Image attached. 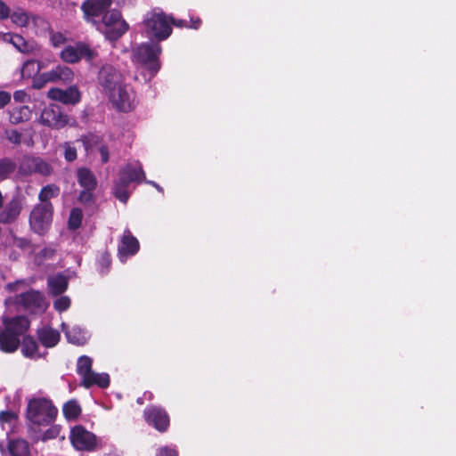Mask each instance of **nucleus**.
<instances>
[{
	"instance_id": "nucleus-24",
	"label": "nucleus",
	"mask_w": 456,
	"mask_h": 456,
	"mask_svg": "<svg viewBox=\"0 0 456 456\" xmlns=\"http://www.w3.org/2000/svg\"><path fill=\"white\" fill-rule=\"evenodd\" d=\"M8 452L11 456H29V445L24 439H12L7 444Z\"/></svg>"
},
{
	"instance_id": "nucleus-29",
	"label": "nucleus",
	"mask_w": 456,
	"mask_h": 456,
	"mask_svg": "<svg viewBox=\"0 0 456 456\" xmlns=\"http://www.w3.org/2000/svg\"><path fill=\"white\" fill-rule=\"evenodd\" d=\"M60 189L58 186L54 184H48L42 188L38 198L40 200V204L44 203H51L49 200L53 198H55L59 195Z\"/></svg>"
},
{
	"instance_id": "nucleus-22",
	"label": "nucleus",
	"mask_w": 456,
	"mask_h": 456,
	"mask_svg": "<svg viewBox=\"0 0 456 456\" xmlns=\"http://www.w3.org/2000/svg\"><path fill=\"white\" fill-rule=\"evenodd\" d=\"M37 334L40 342L46 347L56 346L60 340V333L58 330L50 327H44L38 330Z\"/></svg>"
},
{
	"instance_id": "nucleus-7",
	"label": "nucleus",
	"mask_w": 456,
	"mask_h": 456,
	"mask_svg": "<svg viewBox=\"0 0 456 456\" xmlns=\"http://www.w3.org/2000/svg\"><path fill=\"white\" fill-rule=\"evenodd\" d=\"M94 26L109 40H117L128 29L127 23L122 19L120 12L116 10L105 13Z\"/></svg>"
},
{
	"instance_id": "nucleus-5",
	"label": "nucleus",
	"mask_w": 456,
	"mask_h": 456,
	"mask_svg": "<svg viewBox=\"0 0 456 456\" xmlns=\"http://www.w3.org/2000/svg\"><path fill=\"white\" fill-rule=\"evenodd\" d=\"M58 410L45 398H33L28 402L27 419L30 427L48 426L52 424Z\"/></svg>"
},
{
	"instance_id": "nucleus-40",
	"label": "nucleus",
	"mask_w": 456,
	"mask_h": 456,
	"mask_svg": "<svg viewBox=\"0 0 456 456\" xmlns=\"http://www.w3.org/2000/svg\"><path fill=\"white\" fill-rule=\"evenodd\" d=\"M98 264L100 266V272L102 273H107V271L109 270V267L110 265V255L108 253L102 254V256H100V258L98 260Z\"/></svg>"
},
{
	"instance_id": "nucleus-19",
	"label": "nucleus",
	"mask_w": 456,
	"mask_h": 456,
	"mask_svg": "<svg viewBox=\"0 0 456 456\" xmlns=\"http://www.w3.org/2000/svg\"><path fill=\"white\" fill-rule=\"evenodd\" d=\"M20 169L25 173L37 172L44 175H49L52 171L49 164L39 158H26Z\"/></svg>"
},
{
	"instance_id": "nucleus-34",
	"label": "nucleus",
	"mask_w": 456,
	"mask_h": 456,
	"mask_svg": "<svg viewBox=\"0 0 456 456\" xmlns=\"http://www.w3.org/2000/svg\"><path fill=\"white\" fill-rule=\"evenodd\" d=\"M83 213L82 210L75 208L70 211L69 217V228L72 230L77 229L82 223Z\"/></svg>"
},
{
	"instance_id": "nucleus-55",
	"label": "nucleus",
	"mask_w": 456,
	"mask_h": 456,
	"mask_svg": "<svg viewBox=\"0 0 456 456\" xmlns=\"http://www.w3.org/2000/svg\"><path fill=\"white\" fill-rule=\"evenodd\" d=\"M146 183L148 184H151L152 185L153 187H155L160 192H163V189L162 187H160L157 183L153 182V181H149V180H146L145 181Z\"/></svg>"
},
{
	"instance_id": "nucleus-20",
	"label": "nucleus",
	"mask_w": 456,
	"mask_h": 456,
	"mask_svg": "<svg viewBox=\"0 0 456 456\" xmlns=\"http://www.w3.org/2000/svg\"><path fill=\"white\" fill-rule=\"evenodd\" d=\"M21 203L18 199H12L1 211L0 222L2 224H10L15 221L20 216Z\"/></svg>"
},
{
	"instance_id": "nucleus-52",
	"label": "nucleus",
	"mask_w": 456,
	"mask_h": 456,
	"mask_svg": "<svg viewBox=\"0 0 456 456\" xmlns=\"http://www.w3.org/2000/svg\"><path fill=\"white\" fill-rule=\"evenodd\" d=\"M200 22L201 21H200V20L199 18L191 19V24L189 27L197 29L200 27Z\"/></svg>"
},
{
	"instance_id": "nucleus-36",
	"label": "nucleus",
	"mask_w": 456,
	"mask_h": 456,
	"mask_svg": "<svg viewBox=\"0 0 456 456\" xmlns=\"http://www.w3.org/2000/svg\"><path fill=\"white\" fill-rule=\"evenodd\" d=\"M0 422L3 428H6L5 426L8 425V428L12 429L17 422V415L12 411H2L0 413Z\"/></svg>"
},
{
	"instance_id": "nucleus-16",
	"label": "nucleus",
	"mask_w": 456,
	"mask_h": 456,
	"mask_svg": "<svg viewBox=\"0 0 456 456\" xmlns=\"http://www.w3.org/2000/svg\"><path fill=\"white\" fill-rule=\"evenodd\" d=\"M47 95L50 99L58 101L63 104L75 105L80 102L81 94L77 86H69L62 90L60 88H52L48 91Z\"/></svg>"
},
{
	"instance_id": "nucleus-12",
	"label": "nucleus",
	"mask_w": 456,
	"mask_h": 456,
	"mask_svg": "<svg viewBox=\"0 0 456 456\" xmlns=\"http://www.w3.org/2000/svg\"><path fill=\"white\" fill-rule=\"evenodd\" d=\"M16 303L32 313H43L48 307V302L39 291L30 290L17 296Z\"/></svg>"
},
{
	"instance_id": "nucleus-45",
	"label": "nucleus",
	"mask_w": 456,
	"mask_h": 456,
	"mask_svg": "<svg viewBox=\"0 0 456 456\" xmlns=\"http://www.w3.org/2000/svg\"><path fill=\"white\" fill-rule=\"evenodd\" d=\"M42 74H43V78L45 79V81H46V83L57 82L56 72H55L54 69H53L49 71L44 72Z\"/></svg>"
},
{
	"instance_id": "nucleus-50",
	"label": "nucleus",
	"mask_w": 456,
	"mask_h": 456,
	"mask_svg": "<svg viewBox=\"0 0 456 456\" xmlns=\"http://www.w3.org/2000/svg\"><path fill=\"white\" fill-rule=\"evenodd\" d=\"M28 95L24 91L19 90L13 94V98L17 102H23L26 101Z\"/></svg>"
},
{
	"instance_id": "nucleus-48",
	"label": "nucleus",
	"mask_w": 456,
	"mask_h": 456,
	"mask_svg": "<svg viewBox=\"0 0 456 456\" xmlns=\"http://www.w3.org/2000/svg\"><path fill=\"white\" fill-rule=\"evenodd\" d=\"M10 15L9 7L0 0V20H4Z\"/></svg>"
},
{
	"instance_id": "nucleus-14",
	"label": "nucleus",
	"mask_w": 456,
	"mask_h": 456,
	"mask_svg": "<svg viewBox=\"0 0 456 456\" xmlns=\"http://www.w3.org/2000/svg\"><path fill=\"white\" fill-rule=\"evenodd\" d=\"M140 245L138 240L132 235L129 230H125L118 247V258L121 262H126L129 256L135 255L139 250Z\"/></svg>"
},
{
	"instance_id": "nucleus-1",
	"label": "nucleus",
	"mask_w": 456,
	"mask_h": 456,
	"mask_svg": "<svg viewBox=\"0 0 456 456\" xmlns=\"http://www.w3.org/2000/svg\"><path fill=\"white\" fill-rule=\"evenodd\" d=\"M29 325V321L24 316L12 318L4 316L0 325V349L5 353L15 352L22 338L23 355L34 359L40 357L37 342L31 337L25 336Z\"/></svg>"
},
{
	"instance_id": "nucleus-35",
	"label": "nucleus",
	"mask_w": 456,
	"mask_h": 456,
	"mask_svg": "<svg viewBox=\"0 0 456 456\" xmlns=\"http://www.w3.org/2000/svg\"><path fill=\"white\" fill-rule=\"evenodd\" d=\"M15 169V164L10 159L0 160V180L9 176Z\"/></svg>"
},
{
	"instance_id": "nucleus-47",
	"label": "nucleus",
	"mask_w": 456,
	"mask_h": 456,
	"mask_svg": "<svg viewBox=\"0 0 456 456\" xmlns=\"http://www.w3.org/2000/svg\"><path fill=\"white\" fill-rule=\"evenodd\" d=\"M11 101V94L4 91H0V109L4 108Z\"/></svg>"
},
{
	"instance_id": "nucleus-23",
	"label": "nucleus",
	"mask_w": 456,
	"mask_h": 456,
	"mask_svg": "<svg viewBox=\"0 0 456 456\" xmlns=\"http://www.w3.org/2000/svg\"><path fill=\"white\" fill-rule=\"evenodd\" d=\"M48 289L53 295L63 293L69 285L68 278L62 274L50 276L47 281Z\"/></svg>"
},
{
	"instance_id": "nucleus-42",
	"label": "nucleus",
	"mask_w": 456,
	"mask_h": 456,
	"mask_svg": "<svg viewBox=\"0 0 456 456\" xmlns=\"http://www.w3.org/2000/svg\"><path fill=\"white\" fill-rule=\"evenodd\" d=\"M156 456H178V452L173 447L164 446L157 451Z\"/></svg>"
},
{
	"instance_id": "nucleus-54",
	"label": "nucleus",
	"mask_w": 456,
	"mask_h": 456,
	"mask_svg": "<svg viewBox=\"0 0 456 456\" xmlns=\"http://www.w3.org/2000/svg\"><path fill=\"white\" fill-rule=\"evenodd\" d=\"M41 253H42L44 257H51L53 256V250L48 249V248H45V249L41 250Z\"/></svg>"
},
{
	"instance_id": "nucleus-39",
	"label": "nucleus",
	"mask_w": 456,
	"mask_h": 456,
	"mask_svg": "<svg viewBox=\"0 0 456 456\" xmlns=\"http://www.w3.org/2000/svg\"><path fill=\"white\" fill-rule=\"evenodd\" d=\"M62 147L64 149V158L66 160L73 161L77 159V151L69 142H65Z\"/></svg>"
},
{
	"instance_id": "nucleus-4",
	"label": "nucleus",
	"mask_w": 456,
	"mask_h": 456,
	"mask_svg": "<svg viewBox=\"0 0 456 456\" xmlns=\"http://www.w3.org/2000/svg\"><path fill=\"white\" fill-rule=\"evenodd\" d=\"M146 177L141 162L134 160L127 163L120 171L119 178L114 184V195L126 203L130 196L128 186L131 183H145Z\"/></svg>"
},
{
	"instance_id": "nucleus-10",
	"label": "nucleus",
	"mask_w": 456,
	"mask_h": 456,
	"mask_svg": "<svg viewBox=\"0 0 456 456\" xmlns=\"http://www.w3.org/2000/svg\"><path fill=\"white\" fill-rule=\"evenodd\" d=\"M61 59L67 63H76L82 58L93 62L98 56L96 49L90 48L84 43L68 45L61 52Z\"/></svg>"
},
{
	"instance_id": "nucleus-2",
	"label": "nucleus",
	"mask_w": 456,
	"mask_h": 456,
	"mask_svg": "<svg viewBox=\"0 0 456 456\" xmlns=\"http://www.w3.org/2000/svg\"><path fill=\"white\" fill-rule=\"evenodd\" d=\"M98 79L116 110L129 112L137 106L135 92L129 85L124 83L122 74L112 66H103L99 72Z\"/></svg>"
},
{
	"instance_id": "nucleus-25",
	"label": "nucleus",
	"mask_w": 456,
	"mask_h": 456,
	"mask_svg": "<svg viewBox=\"0 0 456 456\" xmlns=\"http://www.w3.org/2000/svg\"><path fill=\"white\" fill-rule=\"evenodd\" d=\"M15 48L22 53L36 54L40 51L39 45L34 40H26L21 36L15 37Z\"/></svg>"
},
{
	"instance_id": "nucleus-6",
	"label": "nucleus",
	"mask_w": 456,
	"mask_h": 456,
	"mask_svg": "<svg viewBox=\"0 0 456 456\" xmlns=\"http://www.w3.org/2000/svg\"><path fill=\"white\" fill-rule=\"evenodd\" d=\"M142 33L159 41L167 39L172 33L169 18L162 12H148L143 20Z\"/></svg>"
},
{
	"instance_id": "nucleus-37",
	"label": "nucleus",
	"mask_w": 456,
	"mask_h": 456,
	"mask_svg": "<svg viewBox=\"0 0 456 456\" xmlns=\"http://www.w3.org/2000/svg\"><path fill=\"white\" fill-rule=\"evenodd\" d=\"M53 306L58 312L66 311L70 306V299L67 296H62L53 302Z\"/></svg>"
},
{
	"instance_id": "nucleus-56",
	"label": "nucleus",
	"mask_w": 456,
	"mask_h": 456,
	"mask_svg": "<svg viewBox=\"0 0 456 456\" xmlns=\"http://www.w3.org/2000/svg\"><path fill=\"white\" fill-rule=\"evenodd\" d=\"M51 61V59H45V61H40L39 62H41L42 69H45L46 67V64Z\"/></svg>"
},
{
	"instance_id": "nucleus-21",
	"label": "nucleus",
	"mask_w": 456,
	"mask_h": 456,
	"mask_svg": "<svg viewBox=\"0 0 456 456\" xmlns=\"http://www.w3.org/2000/svg\"><path fill=\"white\" fill-rule=\"evenodd\" d=\"M82 385L85 387H90L95 385L101 388H106L110 385V376L105 372L98 373L92 370L86 377H85V380L82 382Z\"/></svg>"
},
{
	"instance_id": "nucleus-49",
	"label": "nucleus",
	"mask_w": 456,
	"mask_h": 456,
	"mask_svg": "<svg viewBox=\"0 0 456 456\" xmlns=\"http://www.w3.org/2000/svg\"><path fill=\"white\" fill-rule=\"evenodd\" d=\"M20 35L18 34H12V33H6L3 36V39L4 42L12 44L13 46H15L16 40L15 37H19Z\"/></svg>"
},
{
	"instance_id": "nucleus-27",
	"label": "nucleus",
	"mask_w": 456,
	"mask_h": 456,
	"mask_svg": "<svg viewBox=\"0 0 456 456\" xmlns=\"http://www.w3.org/2000/svg\"><path fill=\"white\" fill-rule=\"evenodd\" d=\"M42 69L41 62L35 60L26 61L20 69V77L22 78H32Z\"/></svg>"
},
{
	"instance_id": "nucleus-11",
	"label": "nucleus",
	"mask_w": 456,
	"mask_h": 456,
	"mask_svg": "<svg viewBox=\"0 0 456 456\" xmlns=\"http://www.w3.org/2000/svg\"><path fill=\"white\" fill-rule=\"evenodd\" d=\"M70 442L78 451H94L97 444V437L82 426H76L70 431Z\"/></svg>"
},
{
	"instance_id": "nucleus-8",
	"label": "nucleus",
	"mask_w": 456,
	"mask_h": 456,
	"mask_svg": "<svg viewBox=\"0 0 456 456\" xmlns=\"http://www.w3.org/2000/svg\"><path fill=\"white\" fill-rule=\"evenodd\" d=\"M39 122L53 129H61L66 126H73L75 124V120L63 113L60 106L56 104H51L43 110Z\"/></svg>"
},
{
	"instance_id": "nucleus-38",
	"label": "nucleus",
	"mask_w": 456,
	"mask_h": 456,
	"mask_svg": "<svg viewBox=\"0 0 456 456\" xmlns=\"http://www.w3.org/2000/svg\"><path fill=\"white\" fill-rule=\"evenodd\" d=\"M61 432V427L58 425L51 426L43 435L41 439L46 441L49 439L56 438Z\"/></svg>"
},
{
	"instance_id": "nucleus-26",
	"label": "nucleus",
	"mask_w": 456,
	"mask_h": 456,
	"mask_svg": "<svg viewBox=\"0 0 456 456\" xmlns=\"http://www.w3.org/2000/svg\"><path fill=\"white\" fill-rule=\"evenodd\" d=\"M31 118V110L28 106L13 108L10 111V121L12 124H19L28 120Z\"/></svg>"
},
{
	"instance_id": "nucleus-13",
	"label": "nucleus",
	"mask_w": 456,
	"mask_h": 456,
	"mask_svg": "<svg viewBox=\"0 0 456 456\" xmlns=\"http://www.w3.org/2000/svg\"><path fill=\"white\" fill-rule=\"evenodd\" d=\"M111 0H87L82 5L85 19L94 24L102 19L107 13L106 10L110 6Z\"/></svg>"
},
{
	"instance_id": "nucleus-9",
	"label": "nucleus",
	"mask_w": 456,
	"mask_h": 456,
	"mask_svg": "<svg viewBox=\"0 0 456 456\" xmlns=\"http://www.w3.org/2000/svg\"><path fill=\"white\" fill-rule=\"evenodd\" d=\"M53 219V206L51 203L37 205L30 213L29 224L37 233H44L50 226Z\"/></svg>"
},
{
	"instance_id": "nucleus-44",
	"label": "nucleus",
	"mask_w": 456,
	"mask_h": 456,
	"mask_svg": "<svg viewBox=\"0 0 456 456\" xmlns=\"http://www.w3.org/2000/svg\"><path fill=\"white\" fill-rule=\"evenodd\" d=\"M96 151H99V153L101 154V159L103 163H106L109 161V159H110L109 149L104 143L101 144Z\"/></svg>"
},
{
	"instance_id": "nucleus-32",
	"label": "nucleus",
	"mask_w": 456,
	"mask_h": 456,
	"mask_svg": "<svg viewBox=\"0 0 456 456\" xmlns=\"http://www.w3.org/2000/svg\"><path fill=\"white\" fill-rule=\"evenodd\" d=\"M87 153H93L97 151L101 144L103 143L102 138L96 134H88L83 140Z\"/></svg>"
},
{
	"instance_id": "nucleus-53",
	"label": "nucleus",
	"mask_w": 456,
	"mask_h": 456,
	"mask_svg": "<svg viewBox=\"0 0 456 456\" xmlns=\"http://www.w3.org/2000/svg\"><path fill=\"white\" fill-rule=\"evenodd\" d=\"M169 20H170V25L173 24V25H175L176 27H180V28L183 27V26H186L185 25L186 21L183 20H179L175 21V20H174L173 19L170 18Z\"/></svg>"
},
{
	"instance_id": "nucleus-57",
	"label": "nucleus",
	"mask_w": 456,
	"mask_h": 456,
	"mask_svg": "<svg viewBox=\"0 0 456 456\" xmlns=\"http://www.w3.org/2000/svg\"><path fill=\"white\" fill-rule=\"evenodd\" d=\"M0 452L4 454L6 452L4 450V444L1 442L0 443Z\"/></svg>"
},
{
	"instance_id": "nucleus-15",
	"label": "nucleus",
	"mask_w": 456,
	"mask_h": 456,
	"mask_svg": "<svg viewBox=\"0 0 456 456\" xmlns=\"http://www.w3.org/2000/svg\"><path fill=\"white\" fill-rule=\"evenodd\" d=\"M144 417L146 421L152 425L157 430L166 431L169 425V417L162 408L151 406L145 409Z\"/></svg>"
},
{
	"instance_id": "nucleus-58",
	"label": "nucleus",
	"mask_w": 456,
	"mask_h": 456,
	"mask_svg": "<svg viewBox=\"0 0 456 456\" xmlns=\"http://www.w3.org/2000/svg\"><path fill=\"white\" fill-rule=\"evenodd\" d=\"M10 302H11V298H8V299L5 300V304L6 305L10 304Z\"/></svg>"
},
{
	"instance_id": "nucleus-31",
	"label": "nucleus",
	"mask_w": 456,
	"mask_h": 456,
	"mask_svg": "<svg viewBox=\"0 0 456 456\" xmlns=\"http://www.w3.org/2000/svg\"><path fill=\"white\" fill-rule=\"evenodd\" d=\"M56 72L57 81H61L63 83H70L74 79V72L73 70L62 65H58L54 68Z\"/></svg>"
},
{
	"instance_id": "nucleus-33",
	"label": "nucleus",
	"mask_w": 456,
	"mask_h": 456,
	"mask_svg": "<svg viewBox=\"0 0 456 456\" xmlns=\"http://www.w3.org/2000/svg\"><path fill=\"white\" fill-rule=\"evenodd\" d=\"M12 21L19 27H26L29 22V15L22 11L18 10L13 12L11 15Z\"/></svg>"
},
{
	"instance_id": "nucleus-41",
	"label": "nucleus",
	"mask_w": 456,
	"mask_h": 456,
	"mask_svg": "<svg viewBox=\"0 0 456 456\" xmlns=\"http://www.w3.org/2000/svg\"><path fill=\"white\" fill-rule=\"evenodd\" d=\"M5 135L8 141L13 144H20L21 141V134L15 129L5 131Z\"/></svg>"
},
{
	"instance_id": "nucleus-43",
	"label": "nucleus",
	"mask_w": 456,
	"mask_h": 456,
	"mask_svg": "<svg viewBox=\"0 0 456 456\" xmlns=\"http://www.w3.org/2000/svg\"><path fill=\"white\" fill-rule=\"evenodd\" d=\"M51 42L54 47H59L66 42V37L60 32L53 33L51 35Z\"/></svg>"
},
{
	"instance_id": "nucleus-17",
	"label": "nucleus",
	"mask_w": 456,
	"mask_h": 456,
	"mask_svg": "<svg viewBox=\"0 0 456 456\" xmlns=\"http://www.w3.org/2000/svg\"><path fill=\"white\" fill-rule=\"evenodd\" d=\"M77 181L80 186L84 188V191L79 195L80 201H89L92 197V191L96 186L94 175L87 168H79L77 170Z\"/></svg>"
},
{
	"instance_id": "nucleus-46",
	"label": "nucleus",
	"mask_w": 456,
	"mask_h": 456,
	"mask_svg": "<svg viewBox=\"0 0 456 456\" xmlns=\"http://www.w3.org/2000/svg\"><path fill=\"white\" fill-rule=\"evenodd\" d=\"M46 81L43 78V74L38 75L33 79V87L36 89H40L46 85Z\"/></svg>"
},
{
	"instance_id": "nucleus-18",
	"label": "nucleus",
	"mask_w": 456,
	"mask_h": 456,
	"mask_svg": "<svg viewBox=\"0 0 456 456\" xmlns=\"http://www.w3.org/2000/svg\"><path fill=\"white\" fill-rule=\"evenodd\" d=\"M62 330L69 343L81 346L86 344L90 338V333L85 328L79 325L67 326L65 323L61 324Z\"/></svg>"
},
{
	"instance_id": "nucleus-3",
	"label": "nucleus",
	"mask_w": 456,
	"mask_h": 456,
	"mask_svg": "<svg viewBox=\"0 0 456 456\" xmlns=\"http://www.w3.org/2000/svg\"><path fill=\"white\" fill-rule=\"evenodd\" d=\"M161 47L158 43H142L132 49V61L135 65L134 79L139 83L150 82L160 69Z\"/></svg>"
},
{
	"instance_id": "nucleus-51",
	"label": "nucleus",
	"mask_w": 456,
	"mask_h": 456,
	"mask_svg": "<svg viewBox=\"0 0 456 456\" xmlns=\"http://www.w3.org/2000/svg\"><path fill=\"white\" fill-rule=\"evenodd\" d=\"M24 285V282L21 281H16L14 283H9L6 285V289L9 290V291H12V290H18L20 286H23Z\"/></svg>"
},
{
	"instance_id": "nucleus-28",
	"label": "nucleus",
	"mask_w": 456,
	"mask_h": 456,
	"mask_svg": "<svg viewBox=\"0 0 456 456\" xmlns=\"http://www.w3.org/2000/svg\"><path fill=\"white\" fill-rule=\"evenodd\" d=\"M93 359L87 355H82L78 358L77 362V371L81 377L82 382L93 370H92Z\"/></svg>"
},
{
	"instance_id": "nucleus-30",
	"label": "nucleus",
	"mask_w": 456,
	"mask_h": 456,
	"mask_svg": "<svg viewBox=\"0 0 456 456\" xmlns=\"http://www.w3.org/2000/svg\"><path fill=\"white\" fill-rule=\"evenodd\" d=\"M62 411L67 419H74L80 414L81 408L77 401L70 400L64 404Z\"/></svg>"
}]
</instances>
